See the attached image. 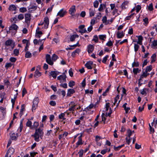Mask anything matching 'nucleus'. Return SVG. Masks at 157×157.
<instances>
[{"instance_id": "f704fd0d", "label": "nucleus", "mask_w": 157, "mask_h": 157, "mask_svg": "<svg viewBox=\"0 0 157 157\" xmlns=\"http://www.w3.org/2000/svg\"><path fill=\"white\" fill-rule=\"evenodd\" d=\"M41 75V73L39 71L36 69L35 73L34 76L36 78H38Z\"/></svg>"}, {"instance_id": "f03ea898", "label": "nucleus", "mask_w": 157, "mask_h": 157, "mask_svg": "<svg viewBox=\"0 0 157 157\" xmlns=\"http://www.w3.org/2000/svg\"><path fill=\"white\" fill-rule=\"evenodd\" d=\"M15 42L11 39L7 40L5 43V49L11 51L15 46Z\"/></svg>"}, {"instance_id": "603ef678", "label": "nucleus", "mask_w": 157, "mask_h": 157, "mask_svg": "<svg viewBox=\"0 0 157 157\" xmlns=\"http://www.w3.org/2000/svg\"><path fill=\"white\" fill-rule=\"evenodd\" d=\"M17 95H18V93H17V94L15 95H14L13 98H11V101L12 103H15V101L17 98Z\"/></svg>"}, {"instance_id": "774afa93", "label": "nucleus", "mask_w": 157, "mask_h": 157, "mask_svg": "<svg viewBox=\"0 0 157 157\" xmlns=\"http://www.w3.org/2000/svg\"><path fill=\"white\" fill-rule=\"evenodd\" d=\"M108 57L109 56L108 55H106L105 57H104L103 58L102 60V62L104 63H105Z\"/></svg>"}, {"instance_id": "dca6fc26", "label": "nucleus", "mask_w": 157, "mask_h": 157, "mask_svg": "<svg viewBox=\"0 0 157 157\" xmlns=\"http://www.w3.org/2000/svg\"><path fill=\"white\" fill-rule=\"evenodd\" d=\"M76 11L75 6L74 5L73 6L71 7L69 10V13L72 16L74 14V13Z\"/></svg>"}, {"instance_id": "c9c22d12", "label": "nucleus", "mask_w": 157, "mask_h": 157, "mask_svg": "<svg viewBox=\"0 0 157 157\" xmlns=\"http://www.w3.org/2000/svg\"><path fill=\"white\" fill-rule=\"evenodd\" d=\"M136 59H135L134 60V61L133 62L132 64V67H138L139 66V63L137 61H135Z\"/></svg>"}, {"instance_id": "1a4fd4ad", "label": "nucleus", "mask_w": 157, "mask_h": 157, "mask_svg": "<svg viewBox=\"0 0 157 157\" xmlns=\"http://www.w3.org/2000/svg\"><path fill=\"white\" fill-rule=\"evenodd\" d=\"M70 105H71V106L68 109V110L72 113H73L75 109L76 105L74 101L71 102Z\"/></svg>"}, {"instance_id": "9b49d317", "label": "nucleus", "mask_w": 157, "mask_h": 157, "mask_svg": "<svg viewBox=\"0 0 157 157\" xmlns=\"http://www.w3.org/2000/svg\"><path fill=\"white\" fill-rule=\"evenodd\" d=\"M125 30L123 31H118L117 33V36L118 38L120 39L123 38L124 36V32Z\"/></svg>"}, {"instance_id": "0eeeda50", "label": "nucleus", "mask_w": 157, "mask_h": 157, "mask_svg": "<svg viewBox=\"0 0 157 157\" xmlns=\"http://www.w3.org/2000/svg\"><path fill=\"white\" fill-rule=\"evenodd\" d=\"M149 74V73H147L145 71H143L142 74L140 76L139 81H142L143 78H146Z\"/></svg>"}, {"instance_id": "412c9836", "label": "nucleus", "mask_w": 157, "mask_h": 157, "mask_svg": "<svg viewBox=\"0 0 157 157\" xmlns=\"http://www.w3.org/2000/svg\"><path fill=\"white\" fill-rule=\"evenodd\" d=\"M75 93V91L73 89H69L68 90L67 95L70 97L71 95Z\"/></svg>"}, {"instance_id": "4be33fe9", "label": "nucleus", "mask_w": 157, "mask_h": 157, "mask_svg": "<svg viewBox=\"0 0 157 157\" xmlns=\"http://www.w3.org/2000/svg\"><path fill=\"white\" fill-rule=\"evenodd\" d=\"M37 6L34 5H31L28 7V10L29 11H32L33 10H35L36 9Z\"/></svg>"}, {"instance_id": "6e6552de", "label": "nucleus", "mask_w": 157, "mask_h": 157, "mask_svg": "<svg viewBox=\"0 0 157 157\" xmlns=\"http://www.w3.org/2000/svg\"><path fill=\"white\" fill-rule=\"evenodd\" d=\"M43 23L44 24V28L45 29H47L49 24V19L48 17H46L44 18Z\"/></svg>"}, {"instance_id": "9d476101", "label": "nucleus", "mask_w": 157, "mask_h": 157, "mask_svg": "<svg viewBox=\"0 0 157 157\" xmlns=\"http://www.w3.org/2000/svg\"><path fill=\"white\" fill-rule=\"evenodd\" d=\"M102 21L103 23L105 25H107L108 24H110L112 22V19H111L110 20H107V17L105 16L103 17L102 19Z\"/></svg>"}, {"instance_id": "6e6d98bb", "label": "nucleus", "mask_w": 157, "mask_h": 157, "mask_svg": "<svg viewBox=\"0 0 157 157\" xmlns=\"http://www.w3.org/2000/svg\"><path fill=\"white\" fill-rule=\"evenodd\" d=\"M58 58V56L57 55L55 54H53L52 56V60L53 61H55L56 60H57Z\"/></svg>"}, {"instance_id": "473e14b6", "label": "nucleus", "mask_w": 157, "mask_h": 157, "mask_svg": "<svg viewBox=\"0 0 157 157\" xmlns=\"http://www.w3.org/2000/svg\"><path fill=\"white\" fill-rule=\"evenodd\" d=\"M32 122L29 120H28L26 123V126L30 128L31 129H33V127L32 125Z\"/></svg>"}, {"instance_id": "f257e3e1", "label": "nucleus", "mask_w": 157, "mask_h": 157, "mask_svg": "<svg viewBox=\"0 0 157 157\" xmlns=\"http://www.w3.org/2000/svg\"><path fill=\"white\" fill-rule=\"evenodd\" d=\"M44 134L42 129L38 128L35 129V133L32 135V136L34 138V140L38 142L40 141V138H41L43 136Z\"/></svg>"}, {"instance_id": "72a5a7b5", "label": "nucleus", "mask_w": 157, "mask_h": 157, "mask_svg": "<svg viewBox=\"0 0 157 157\" xmlns=\"http://www.w3.org/2000/svg\"><path fill=\"white\" fill-rule=\"evenodd\" d=\"M124 146V144L119 146L117 147L114 146L113 148L115 151H119L121 148L123 147Z\"/></svg>"}, {"instance_id": "338daca9", "label": "nucleus", "mask_w": 157, "mask_h": 157, "mask_svg": "<svg viewBox=\"0 0 157 157\" xmlns=\"http://www.w3.org/2000/svg\"><path fill=\"white\" fill-rule=\"evenodd\" d=\"M12 66V64L11 63H6L5 67L6 69H8L9 67H11Z\"/></svg>"}, {"instance_id": "7ed1b4c3", "label": "nucleus", "mask_w": 157, "mask_h": 157, "mask_svg": "<svg viewBox=\"0 0 157 157\" xmlns=\"http://www.w3.org/2000/svg\"><path fill=\"white\" fill-rule=\"evenodd\" d=\"M150 29L151 31V34L152 36H153L157 34V25L156 24H155L153 26L151 27Z\"/></svg>"}, {"instance_id": "f8f14e48", "label": "nucleus", "mask_w": 157, "mask_h": 157, "mask_svg": "<svg viewBox=\"0 0 157 157\" xmlns=\"http://www.w3.org/2000/svg\"><path fill=\"white\" fill-rule=\"evenodd\" d=\"M85 25H79V29L78 32L81 33H86L87 32V31L86 29L84 28Z\"/></svg>"}, {"instance_id": "6ab92c4d", "label": "nucleus", "mask_w": 157, "mask_h": 157, "mask_svg": "<svg viewBox=\"0 0 157 157\" xmlns=\"http://www.w3.org/2000/svg\"><path fill=\"white\" fill-rule=\"evenodd\" d=\"M78 140L76 143V147H78L79 145H82L83 144L82 142V135H80L78 137Z\"/></svg>"}, {"instance_id": "69168bd1", "label": "nucleus", "mask_w": 157, "mask_h": 157, "mask_svg": "<svg viewBox=\"0 0 157 157\" xmlns=\"http://www.w3.org/2000/svg\"><path fill=\"white\" fill-rule=\"evenodd\" d=\"M99 5V3L98 1L96 0L94 2V6L95 8H97Z\"/></svg>"}, {"instance_id": "de8ad7c7", "label": "nucleus", "mask_w": 157, "mask_h": 157, "mask_svg": "<svg viewBox=\"0 0 157 157\" xmlns=\"http://www.w3.org/2000/svg\"><path fill=\"white\" fill-rule=\"evenodd\" d=\"M75 84V82L73 81H71L68 83V86L70 87H73Z\"/></svg>"}, {"instance_id": "79ce46f5", "label": "nucleus", "mask_w": 157, "mask_h": 157, "mask_svg": "<svg viewBox=\"0 0 157 157\" xmlns=\"http://www.w3.org/2000/svg\"><path fill=\"white\" fill-rule=\"evenodd\" d=\"M89 10L90 16V17L93 16L95 14V10L90 9Z\"/></svg>"}, {"instance_id": "e2e57ef3", "label": "nucleus", "mask_w": 157, "mask_h": 157, "mask_svg": "<svg viewBox=\"0 0 157 157\" xmlns=\"http://www.w3.org/2000/svg\"><path fill=\"white\" fill-rule=\"evenodd\" d=\"M83 150H80L78 152L79 155V157H83Z\"/></svg>"}, {"instance_id": "a18cd8bd", "label": "nucleus", "mask_w": 157, "mask_h": 157, "mask_svg": "<svg viewBox=\"0 0 157 157\" xmlns=\"http://www.w3.org/2000/svg\"><path fill=\"white\" fill-rule=\"evenodd\" d=\"M100 40L104 41L106 38V35H100L99 36Z\"/></svg>"}, {"instance_id": "e433bc0d", "label": "nucleus", "mask_w": 157, "mask_h": 157, "mask_svg": "<svg viewBox=\"0 0 157 157\" xmlns=\"http://www.w3.org/2000/svg\"><path fill=\"white\" fill-rule=\"evenodd\" d=\"M43 34V33L41 31L37 32L36 33V36L38 38H40Z\"/></svg>"}, {"instance_id": "13d9d810", "label": "nucleus", "mask_w": 157, "mask_h": 157, "mask_svg": "<svg viewBox=\"0 0 157 157\" xmlns=\"http://www.w3.org/2000/svg\"><path fill=\"white\" fill-rule=\"evenodd\" d=\"M19 11L21 13H24L27 11V9L25 7H21L20 8Z\"/></svg>"}, {"instance_id": "2f4dec72", "label": "nucleus", "mask_w": 157, "mask_h": 157, "mask_svg": "<svg viewBox=\"0 0 157 157\" xmlns=\"http://www.w3.org/2000/svg\"><path fill=\"white\" fill-rule=\"evenodd\" d=\"M14 152V149L13 148L10 147L7 151L6 153L12 155Z\"/></svg>"}, {"instance_id": "393cba45", "label": "nucleus", "mask_w": 157, "mask_h": 157, "mask_svg": "<svg viewBox=\"0 0 157 157\" xmlns=\"http://www.w3.org/2000/svg\"><path fill=\"white\" fill-rule=\"evenodd\" d=\"M19 135L18 133H13L11 134V138L12 140H15L17 139V137H18Z\"/></svg>"}, {"instance_id": "2eb2a0df", "label": "nucleus", "mask_w": 157, "mask_h": 157, "mask_svg": "<svg viewBox=\"0 0 157 157\" xmlns=\"http://www.w3.org/2000/svg\"><path fill=\"white\" fill-rule=\"evenodd\" d=\"M60 73L57 71H52L50 72V75L51 76L54 78H56L57 75Z\"/></svg>"}, {"instance_id": "bf43d9fd", "label": "nucleus", "mask_w": 157, "mask_h": 157, "mask_svg": "<svg viewBox=\"0 0 157 157\" xmlns=\"http://www.w3.org/2000/svg\"><path fill=\"white\" fill-rule=\"evenodd\" d=\"M54 5H52L49 8H48L47 10L46 13H48L52 11V9L54 7Z\"/></svg>"}, {"instance_id": "a878e982", "label": "nucleus", "mask_w": 157, "mask_h": 157, "mask_svg": "<svg viewBox=\"0 0 157 157\" xmlns=\"http://www.w3.org/2000/svg\"><path fill=\"white\" fill-rule=\"evenodd\" d=\"M80 52V50L79 48L76 49L71 54V56L74 57L75 56L76 54H79Z\"/></svg>"}, {"instance_id": "c85d7f7f", "label": "nucleus", "mask_w": 157, "mask_h": 157, "mask_svg": "<svg viewBox=\"0 0 157 157\" xmlns=\"http://www.w3.org/2000/svg\"><path fill=\"white\" fill-rule=\"evenodd\" d=\"M79 36L77 34L73 35L71 36L70 40L71 41H73L77 38H78Z\"/></svg>"}, {"instance_id": "b1692460", "label": "nucleus", "mask_w": 157, "mask_h": 157, "mask_svg": "<svg viewBox=\"0 0 157 157\" xmlns=\"http://www.w3.org/2000/svg\"><path fill=\"white\" fill-rule=\"evenodd\" d=\"M5 95L6 94L4 92L0 94V97L1 98V100H0V103H2L4 99L6 98Z\"/></svg>"}, {"instance_id": "37998d69", "label": "nucleus", "mask_w": 157, "mask_h": 157, "mask_svg": "<svg viewBox=\"0 0 157 157\" xmlns=\"http://www.w3.org/2000/svg\"><path fill=\"white\" fill-rule=\"evenodd\" d=\"M39 124L38 122L35 121L33 124V126H32L33 127V129H37V128L38 126H39Z\"/></svg>"}, {"instance_id": "bb28decb", "label": "nucleus", "mask_w": 157, "mask_h": 157, "mask_svg": "<svg viewBox=\"0 0 157 157\" xmlns=\"http://www.w3.org/2000/svg\"><path fill=\"white\" fill-rule=\"evenodd\" d=\"M113 10L112 13L113 14V15H118L120 14L121 12H118V9L116 7H115Z\"/></svg>"}, {"instance_id": "c03bdc74", "label": "nucleus", "mask_w": 157, "mask_h": 157, "mask_svg": "<svg viewBox=\"0 0 157 157\" xmlns=\"http://www.w3.org/2000/svg\"><path fill=\"white\" fill-rule=\"evenodd\" d=\"M65 114L64 113H62L59 115V119L64 120L65 118H64Z\"/></svg>"}, {"instance_id": "aec40b11", "label": "nucleus", "mask_w": 157, "mask_h": 157, "mask_svg": "<svg viewBox=\"0 0 157 157\" xmlns=\"http://www.w3.org/2000/svg\"><path fill=\"white\" fill-rule=\"evenodd\" d=\"M93 64V62L90 61L87 62L85 64V66L88 69H91L92 68L91 66Z\"/></svg>"}, {"instance_id": "39448f33", "label": "nucleus", "mask_w": 157, "mask_h": 157, "mask_svg": "<svg viewBox=\"0 0 157 157\" xmlns=\"http://www.w3.org/2000/svg\"><path fill=\"white\" fill-rule=\"evenodd\" d=\"M66 76L64 73L58 77L57 79L60 81V82L62 83L66 81Z\"/></svg>"}, {"instance_id": "58836bf2", "label": "nucleus", "mask_w": 157, "mask_h": 157, "mask_svg": "<svg viewBox=\"0 0 157 157\" xmlns=\"http://www.w3.org/2000/svg\"><path fill=\"white\" fill-rule=\"evenodd\" d=\"M92 41H94L96 43L98 42V38L97 35H94V36Z\"/></svg>"}, {"instance_id": "ea45409f", "label": "nucleus", "mask_w": 157, "mask_h": 157, "mask_svg": "<svg viewBox=\"0 0 157 157\" xmlns=\"http://www.w3.org/2000/svg\"><path fill=\"white\" fill-rule=\"evenodd\" d=\"M151 47L153 48H155L157 46V40H155L152 42Z\"/></svg>"}, {"instance_id": "4468645a", "label": "nucleus", "mask_w": 157, "mask_h": 157, "mask_svg": "<svg viewBox=\"0 0 157 157\" xmlns=\"http://www.w3.org/2000/svg\"><path fill=\"white\" fill-rule=\"evenodd\" d=\"M94 49V46L93 45L89 44L87 47V52L89 53H91L93 52Z\"/></svg>"}, {"instance_id": "7c9ffc66", "label": "nucleus", "mask_w": 157, "mask_h": 157, "mask_svg": "<svg viewBox=\"0 0 157 157\" xmlns=\"http://www.w3.org/2000/svg\"><path fill=\"white\" fill-rule=\"evenodd\" d=\"M152 66L151 65L147 66L146 67L145 71L147 73H149L152 70Z\"/></svg>"}, {"instance_id": "c756f323", "label": "nucleus", "mask_w": 157, "mask_h": 157, "mask_svg": "<svg viewBox=\"0 0 157 157\" xmlns=\"http://www.w3.org/2000/svg\"><path fill=\"white\" fill-rule=\"evenodd\" d=\"M16 9L17 8L15 6L13 5H10L9 8V10L11 11H15Z\"/></svg>"}, {"instance_id": "09e8293b", "label": "nucleus", "mask_w": 157, "mask_h": 157, "mask_svg": "<svg viewBox=\"0 0 157 157\" xmlns=\"http://www.w3.org/2000/svg\"><path fill=\"white\" fill-rule=\"evenodd\" d=\"M0 110H1V111L3 113V116L6 114V108L2 106H0Z\"/></svg>"}, {"instance_id": "4c0bfd02", "label": "nucleus", "mask_w": 157, "mask_h": 157, "mask_svg": "<svg viewBox=\"0 0 157 157\" xmlns=\"http://www.w3.org/2000/svg\"><path fill=\"white\" fill-rule=\"evenodd\" d=\"M141 70L138 68H133V72L134 74L136 75L138 73H140Z\"/></svg>"}, {"instance_id": "20e7f679", "label": "nucleus", "mask_w": 157, "mask_h": 157, "mask_svg": "<svg viewBox=\"0 0 157 157\" xmlns=\"http://www.w3.org/2000/svg\"><path fill=\"white\" fill-rule=\"evenodd\" d=\"M39 99L38 98H34L33 101V105L32 111L35 110L38 107V105L39 103Z\"/></svg>"}, {"instance_id": "ddd939ff", "label": "nucleus", "mask_w": 157, "mask_h": 157, "mask_svg": "<svg viewBox=\"0 0 157 157\" xmlns=\"http://www.w3.org/2000/svg\"><path fill=\"white\" fill-rule=\"evenodd\" d=\"M66 13V11L64 10L63 9H62L58 12L57 16H59L60 17H62L65 15Z\"/></svg>"}, {"instance_id": "cd10ccee", "label": "nucleus", "mask_w": 157, "mask_h": 157, "mask_svg": "<svg viewBox=\"0 0 157 157\" xmlns=\"http://www.w3.org/2000/svg\"><path fill=\"white\" fill-rule=\"evenodd\" d=\"M147 9L150 11H151L153 10V8L152 3H151L148 6H147Z\"/></svg>"}, {"instance_id": "f3484780", "label": "nucleus", "mask_w": 157, "mask_h": 157, "mask_svg": "<svg viewBox=\"0 0 157 157\" xmlns=\"http://www.w3.org/2000/svg\"><path fill=\"white\" fill-rule=\"evenodd\" d=\"M31 14L30 13H26L25 14V22L27 23H29L31 19Z\"/></svg>"}, {"instance_id": "052dcab7", "label": "nucleus", "mask_w": 157, "mask_h": 157, "mask_svg": "<svg viewBox=\"0 0 157 157\" xmlns=\"http://www.w3.org/2000/svg\"><path fill=\"white\" fill-rule=\"evenodd\" d=\"M147 90V89H143L142 90H141V93H140L142 95L145 94L146 95L147 94L146 91Z\"/></svg>"}, {"instance_id": "a19ab883", "label": "nucleus", "mask_w": 157, "mask_h": 157, "mask_svg": "<svg viewBox=\"0 0 157 157\" xmlns=\"http://www.w3.org/2000/svg\"><path fill=\"white\" fill-rule=\"evenodd\" d=\"M156 58V55L155 54H154L151 57V63H153L155 61Z\"/></svg>"}, {"instance_id": "0e129e2a", "label": "nucleus", "mask_w": 157, "mask_h": 157, "mask_svg": "<svg viewBox=\"0 0 157 157\" xmlns=\"http://www.w3.org/2000/svg\"><path fill=\"white\" fill-rule=\"evenodd\" d=\"M17 18L20 20H22L24 18V16L22 14H20L18 16Z\"/></svg>"}, {"instance_id": "423d86ee", "label": "nucleus", "mask_w": 157, "mask_h": 157, "mask_svg": "<svg viewBox=\"0 0 157 157\" xmlns=\"http://www.w3.org/2000/svg\"><path fill=\"white\" fill-rule=\"evenodd\" d=\"M46 62L49 64L51 65H52L53 64V62L51 59V56L50 55L47 54L46 56Z\"/></svg>"}, {"instance_id": "5fc2aeb1", "label": "nucleus", "mask_w": 157, "mask_h": 157, "mask_svg": "<svg viewBox=\"0 0 157 157\" xmlns=\"http://www.w3.org/2000/svg\"><path fill=\"white\" fill-rule=\"evenodd\" d=\"M148 18L147 17H145L143 19V21L144 22V25L147 26V25L148 23Z\"/></svg>"}, {"instance_id": "8fccbe9b", "label": "nucleus", "mask_w": 157, "mask_h": 157, "mask_svg": "<svg viewBox=\"0 0 157 157\" xmlns=\"http://www.w3.org/2000/svg\"><path fill=\"white\" fill-rule=\"evenodd\" d=\"M119 96L118 95H117L115 98L114 100V102L113 103V105H115L117 103L118 100L119 98Z\"/></svg>"}, {"instance_id": "4d7b16f0", "label": "nucleus", "mask_w": 157, "mask_h": 157, "mask_svg": "<svg viewBox=\"0 0 157 157\" xmlns=\"http://www.w3.org/2000/svg\"><path fill=\"white\" fill-rule=\"evenodd\" d=\"M19 53V50L17 49H15L13 51V54L15 56H17Z\"/></svg>"}, {"instance_id": "3c124183", "label": "nucleus", "mask_w": 157, "mask_h": 157, "mask_svg": "<svg viewBox=\"0 0 157 157\" xmlns=\"http://www.w3.org/2000/svg\"><path fill=\"white\" fill-rule=\"evenodd\" d=\"M105 7V6L104 5L101 4L98 8V10L99 11H102Z\"/></svg>"}, {"instance_id": "5701e85b", "label": "nucleus", "mask_w": 157, "mask_h": 157, "mask_svg": "<svg viewBox=\"0 0 157 157\" xmlns=\"http://www.w3.org/2000/svg\"><path fill=\"white\" fill-rule=\"evenodd\" d=\"M25 110V105L22 104L21 105V109L20 113V117H21L22 115L23 114V112Z\"/></svg>"}, {"instance_id": "680f3d73", "label": "nucleus", "mask_w": 157, "mask_h": 157, "mask_svg": "<svg viewBox=\"0 0 157 157\" xmlns=\"http://www.w3.org/2000/svg\"><path fill=\"white\" fill-rule=\"evenodd\" d=\"M106 45L108 47L112 46L113 45V42L111 41H109L106 44Z\"/></svg>"}, {"instance_id": "a211bd4d", "label": "nucleus", "mask_w": 157, "mask_h": 157, "mask_svg": "<svg viewBox=\"0 0 157 157\" xmlns=\"http://www.w3.org/2000/svg\"><path fill=\"white\" fill-rule=\"evenodd\" d=\"M18 26L16 25L15 24H13L9 28L10 30H14L15 32H17V31L18 29Z\"/></svg>"}, {"instance_id": "49530a36", "label": "nucleus", "mask_w": 157, "mask_h": 157, "mask_svg": "<svg viewBox=\"0 0 157 157\" xmlns=\"http://www.w3.org/2000/svg\"><path fill=\"white\" fill-rule=\"evenodd\" d=\"M32 56V54L29 51H27L25 53V56L26 58H30Z\"/></svg>"}, {"instance_id": "864d4df0", "label": "nucleus", "mask_w": 157, "mask_h": 157, "mask_svg": "<svg viewBox=\"0 0 157 157\" xmlns=\"http://www.w3.org/2000/svg\"><path fill=\"white\" fill-rule=\"evenodd\" d=\"M139 46L138 44H135L134 46V49L135 52H136L139 48Z\"/></svg>"}]
</instances>
